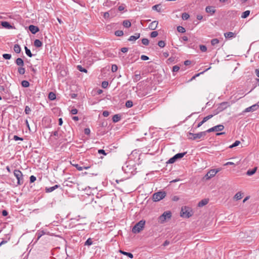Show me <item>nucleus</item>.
Returning <instances> with one entry per match:
<instances>
[{
	"instance_id": "nucleus-16",
	"label": "nucleus",
	"mask_w": 259,
	"mask_h": 259,
	"mask_svg": "<svg viewBox=\"0 0 259 259\" xmlns=\"http://www.w3.org/2000/svg\"><path fill=\"white\" fill-rule=\"evenodd\" d=\"M1 25L7 29H10L12 28L11 25L7 21H2L1 22Z\"/></svg>"
},
{
	"instance_id": "nucleus-54",
	"label": "nucleus",
	"mask_w": 259,
	"mask_h": 259,
	"mask_svg": "<svg viewBox=\"0 0 259 259\" xmlns=\"http://www.w3.org/2000/svg\"><path fill=\"white\" fill-rule=\"evenodd\" d=\"M13 139L15 141H18V140L23 141V138H20L17 135L14 136Z\"/></svg>"
},
{
	"instance_id": "nucleus-11",
	"label": "nucleus",
	"mask_w": 259,
	"mask_h": 259,
	"mask_svg": "<svg viewBox=\"0 0 259 259\" xmlns=\"http://www.w3.org/2000/svg\"><path fill=\"white\" fill-rule=\"evenodd\" d=\"M205 12L210 14V15H213L215 13L216 10L214 7L209 6L205 8Z\"/></svg>"
},
{
	"instance_id": "nucleus-25",
	"label": "nucleus",
	"mask_w": 259,
	"mask_h": 259,
	"mask_svg": "<svg viewBox=\"0 0 259 259\" xmlns=\"http://www.w3.org/2000/svg\"><path fill=\"white\" fill-rule=\"evenodd\" d=\"M14 51L16 53H20L21 51L20 46L18 44H15L14 46Z\"/></svg>"
},
{
	"instance_id": "nucleus-48",
	"label": "nucleus",
	"mask_w": 259,
	"mask_h": 259,
	"mask_svg": "<svg viewBox=\"0 0 259 259\" xmlns=\"http://www.w3.org/2000/svg\"><path fill=\"white\" fill-rule=\"evenodd\" d=\"M199 48H200V50L202 52H206L207 51V48L204 45H200Z\"/></svg>"
},
{
	"instance_id": "nucleus-45",
	"label": "nucleus",
	"mask_w": 259,
	"mask_h": 259,
	"mask_svg": "<svg viewBox=\"0 0 259 259\" xmlns=\"http://www.w3.org/2000/svg\"><path fill=\"white\" fill-rule=\"evenodd\" d=\"M31 112V109L28 106H26L25 108V113L26 114H29Z\"/></svg>"
},
{
	"instance_id": "nucleus-38",
	"label": "nucleus",
	"mask_w": 259,
	"mask_h": 259,
	"mask_svg": "<svg viewBox=\"0 0 259 259\" xmlns=\"http://www.w3.org/2000/svg\"><path fill=\"white\" fill-rule=\"evenodd\" d=\"M92 244H93V241L90 238H88L84 243V245L90 246Z\"/></svg>"
},
{
	"instance_id": "nucleus-41",
	"label": "nucleus",
	"mask_w": 259,
	"mask_h": 259,
	"mask_svg": "<svg viewBox=\"0 0 259 259\" xmlns=\"http://www.w3.org/2000/svg\"><path fill=\"white\" fill-rule=\"evenodd\" d=\"M133 102L131 100L127 101L125 103V106L127 108H131L133 106Z\"/></svg>"
},
{
	"instance_id": "nucleus-4",
	"label": "nucleus",
	"mask_w": 259,
	"mask_h": 259,
	"mask_svg": "<svg viewBox=\"0 0 259 259\" xmlns=\"http://www.w3.org/2000/svg\"><path fill=\"white\" fill-rule=\"evenodd\" d=\"M171 217V213L169 211H164L158 218L159 222L161 224L164 223L167 219H169Z\"/></svg>"
},
{
	"instance_id": "nucleus-28",
	"label": "nucleus",
	"mask_w": 259,
	"mask_h": 259,
	"mask_svg": "<svg viewBox=\"0 0 259 259\" xmlns=\"http://www.w3.org/2000/svg\"><path fill=\"white\" fill-rule=\"evenodd\" d=\"M224 35L226 38H230L234 37L235 33L233 32H229L225 33L224 34Z\"/></svg>"
},
{
	"instance_id": "nucleus-57",
	"label": "nucleus",
	"mask_w": 259,
	"mask_h": 259,
	"mask_svg": "<svg viewBox=\"0 0 259 259\" xmlns=\"http://www.w3.org/2000/svg\"><path fill=\"white\" fill-rule=\"evenodd\" d=\"M36 180V178L35 176H31L30 177V183H33L34 182H35Z\"/></svg>"
},
{
	"instance_id": "nucleus-50",
	"label": "nucleus",
	"mask_w": 259,
	"mask_h": 259,
	"mask_svg": "<svg viewBox=\"0 0 259 259\" xmlns=\"http://www.w3.org/2000/svg\"><path fill=\"white\" fill-rule=\"evenodd\" d=\"M54 190V188L53 187H49V188H46V192L47 193H50V192H53Z\"/></svg>"
},
{
	"instance_id": "nucleus-6",
	"label": "nucleus",
	"mask_w": 259,
	"mask_h": 259,
	"mask_svg": "<svg viewBox=\"0 0 259 259\" xmlns=\"http://www.w3.org/2000/svg\"><path fill=\"white\" fill-rule=\"evenodd\" d=\"M187 152L179 153L170 158L166 162L167 163H174L177 160L183 158L186 154Z\"/></svg>"
},
{
	"instance_id": "nucleus-2",
	"label": "nucleus",
	"mask_w": 259,
	"mask_h": 259,
	"mask_svg": "<svg viewBox=\"0 0 259 259\" xmlns=\"http://www.w3.org/2000/svg\"><path fill=\"white\" fill-rule=\"evenodd\" d=\"M145 225V221L142 220L137 223L132 228V232L133 233H139L142 231Z\"/></svg>"
},
{
	"instance_id": "nucleus-39",
	"label": "nucleus",
	"mask_w": 259,
	"mask_h": 259,
	"mask_svg": "<svg viewBox=\"0 0 259 259\" xmlns=\"http://www.w3.org/2000/svg\"><path fill=\"white\" fill-rule=\"evenodd\" d=\"M240 143L239 141H236L232 145L229 146L230 148H233L235 147L238 146Z\"/></svg>"
},
{
	"instance_id": "nucleus-61",
	"label": "nucleus",
	"mask_w": 259,
	"mask_h": 259,
	"mask_svg": "<svg viewBox=\"0 0 259 259\" xmlns=\"http://www.w3.org/2000/svg\"><path fill=\"white\" fill-rule=\"evenodd\" d=\"M109 115V112L108 111H104L103 112V115L104 117H107Z\"/></svg>"
},
{
	"instance_id": "nucleus-47",
	"label": "nucleus",
	"mask_w": 259,
	"mask_h": 259,
	"mask_svg": "<svg viewBox=\"0 0 259 259\" xmlns=\"http://www.w3.org/2000/svg\"><path fill=\"white\" fill-rule=\"evenodd\" d=\"M142 42L143 45L147 46L149 43V41L147 38H143L142 39Z\"/></svg>"
},
{
	"instance_id": "nucleus-8",
	"label": "nucleus",
	"mask_w": 259,
	"mask_h": 259,
	"mask_svg": "<svg viewBox=\"0 0 259 259\" xmlns=\"http://www.w3.org/2000/svg\"><path fill=\"white\" fill-rule=\"evenodd\" d=\"M224 128V126L223 124H219L209 128L208 130L205 131V132H206V134L207 133H210L212 132H220L223 131Z\"/></svg>"
},
{
	"instance_id": "nucleus-14",
	"label": "nucleus",
	"mask_w": 259,
	"mask_h": 259,
	"mask_svg": "<svg viewBox=\"0 0 259 259\" xmlns=\"http://www.w3.org/2000/svg\"><path fill=\"white\" fill-rule=\"evenodd\" d=\"M158 24L157 21H154L150 24L149 27L151 30H155L157 28Z\"/></svg>"
},
{
	"instance_id": "nucleus-27",
	"label": "nucleus",
	"mask_w": 259,
	"mask_h": 259,
	"mask_svg": "<svg viewBox=\"0 0 259 259\" xmlns=\"http://www.w3.org/2000/svg\"><path fill=\"white\" fill-rule=\"evenodd\" d=\"M122 24L125 28H129L131 26V22L128 20H124L123 21Z\"/></svg>"
},
{
	"instance_id": "nucleus-43",
	"label": "nucleus",
	"mask_w": 259,
	"mask_h": 259,
	"mask_svg": "<svg viewBox=\"0 0 259 259\" xmlns=\"http://www.w3.org/2000/svg\"><path fill=\"white\" fill-rule=\"evenodd\" d=\"M158 45L159 47L160 48H163L165 47V43L164 41L163 40H160L158 41Z\"/></svg>"
},
{
	"instance_id": "nucleus-10",
	"label": "nucleus",
	"mask_w": 259,
	"mask_h": 259,
	"mask_svg": "<svg viewBox=\"0 0 259 259\" xmlns=\"http://www.w3.org/2000/svg\"><path fill=\"white\" fill-rule=\"evenodd\" d=\"M259 108L258 103L255 104L250 107L246 108L243 111V113H246L249 112H253L256 111Z\"/></svg>"
},
{
	"instance_id": "nucleus-22",
	"label": "nucleus",
	"mask_w": 259,
	"mask_h": 259,
	"mask_svg": "<svg viewBox=\"0 0 259 259\" xmlns=\"http://www.w3.org/2000/svg\"><path fill=\"white\" fill-rule=\"evenodd\" d=\"M152 9L154 11H156L158 12H161V5L160 4H157L153 6L152 7Z\"/></svg>"
},
{
	"instance_id": "nucleus-30",
	"label": "nucleus",
	"mask_w": 259,
	"mask_h": 259,
	"mask_svg": "<svg viewBox=\"0 0 259 259\" xmlns=\"http://www.w3.org/2000/svg\"><path fill=\"white\" fill-rule=\"evenodd\" d=\"M24 49H25V50L26 54L28 57H31L33 56V55L32 54L30 50L26 46L25 47Z\"/></svg>"
},
{
	"instance_id": "nucleus-34",
	"label": "nucleus",
	"mask_w": 259,
	"mask_h": 259,
	"mask_svg": "<svg viewBox=\"0 0 259 259\" xmlns=\"http://www.w3.org/2000/svg\"><path fill=\"white\" fill-rule=\"evenodd\" d=\"M234 198L236 200H240L242 198V193L240 192H237L234 196Z\"/></svg>"
},
{
	"instance_id": "nucleus-5",
	"label": "nucleus",
	"mask_w": 259,
	"mask_h": 259,
	"mask_svg": "<svg viewBox=\"0 0 259 259\" xmlns=\"http://www.w3.org/2000/svg\"><path fill=\"white\" fill-rule=\"evenodd\" d=\"M13 173L17 179V184L19 185L22 184L23 183V179L22 172L18 169H15Z\"/></svg>"
},
{
	"instance_id": "nucleus-15",
	"label": "nucleus",
	"mask_w": 259,
	"mask_h": 259,
	"mask_svg": "<svg viewBox=\"0 0 259 259\" xmlns=\"http://www.w3.org/2000/svg\"><path fill=\"white\" fill-rule=\"evenodd\" d=\"M208 202V200L206 199H203L201 200L198 203V206L199 207H203V206L206 205Z\"/></svg>"
},
{
	"instance_id": "nucleus-19",
	"label": "nucleus",
	"mask_w": 259,
	"mask_h": 259,
	"mask_svg": "<svg viewBox=\"0 0 259 259\" xmlns=\"http://www.w3.org/2000/svg\"><path fill=\"white\" fill-rule=\"evenodd\" d=\"M140 79H141V75H140V72H139L138 71H136L135 74L133 77V79H134V81L137 82V81L140 80Z\"/></svg>"
},
{
	"instance_id": "nucleus-29",
	"label": "nucleus",
	"mask_w": 259,
	"mask_h": 259,
	"mask_svg": "<svg viewBox=\"0 0 259 259\" xmlns=\"http://www.w3.org/2000/svg\"><path fill=\"white\" fill-rule=\"evenodd\" d=\"M76 68L80 72H84V73H87V72H88V70L86 69L83 68L80 65H77L76 66Z\"/></svg>"
},
{
	"instance_id": "nucleus-33",
	"label": "nucleus",
	"mask_w": 259,
	"mask_h": 259,
	"mask_svg": "<svg viewBox=\"0 0 259 259\" xmlns=\"http://www.w3.org/2000/svg\"><path fill=\"white\" fill-rule=\"evenodd\" d=\"M75 166L76 167V168H77V170H80H80H82L84 169H88L90 167L89 166H87V167H85V166H83V167L80 166H79L78 164H76L75 165Z\"/></svg>"
},
{
	"instance_id": "nucleus-21",
	"label": "nucleus",
	"mask_w": 259,
	"mask_h": 259,
	"mask_svg": "<svg viewBox=\"0 0 259 259\" xmlns=\"http://www.w3.org/2000/svg\"><path fill=\"white\" fill-rule=\"evenodd\" d=\"M217 174V171H215V169H211L210 170L206 175V176H208V178L212 177L214 176Z\"/></svg>"
},
{
	"instance_id": "nucleus-13",
	"label": "nucleus",
	"mask_w": 259,
	"mask_h": 259,
	"mask_svg": "<svg viewBox=\"0 0 259 259\" xmlns=\"http://www.w3.org/2000/svg\"><path fill=\"white\" fill-rule=\"evenodd\" d=\"M121 119V115L120 114H116L113 116L112 121L114 123L118 122Z\"/></svg>"
},
{
	"instance_id": "nucleus-23",
	"label": "nucleus",
	"mask_w": 259,
	"mask_h": 259,
	"mask_svg": "<svg viewBox=\"0 0 259 259\" xmlns=\"http://www.w3.org/2000/svg\"><path fill=\"white\" fill-rule=\"evenodd\" d=\"M257 170V167H255L251 169H249L247 170V172H246V174L248 175V176H252L253 175V174H255V172H256Z\"/></svg>"
},
{
	"instance_id": "nucleus-35",
	"label": "nucleus",
	"mask_w": 259,
	"mask_h": 259,
	"mask_svg": "<svg viewBox=\"0 0 259 259\" xmlns=\"http://www.w3.org/2000/svg\"><path fill=\"white\" fill-rule=\"evenodd\" d=\"M29 82L27 80H23L21 82V85L22 87L26 88L29 86Z\"/></svg>"
},
{
	"instance_id": "nucleus-3",
	"label": "nucleus",
	"mask_w": 259,
	"mask_h": 259,
	"mask_svg": "<svg viewBox=\"0 0 259 259\" xmlns=\"http://www.w3.org/2000/svg\"><path fill=\"white\" fill-rule=\"evenodd\" d=\"M166 195V193L165 191H160L153 194L152 199L155 202L159 201L163 199Z\"/></svg>"
},
{
	"instance_id": "nucleus-36",
	"label": "nucleus",
	"mask_w": 259,
	"mask_h": 259,
	"mask_svg": "<svg viewBox=\"0 0 259 259\" xmlns=\"http://www.w3.org/2000/svg\"><path fill=\"white\" fill-rule=\"evenodd\" d=\"M114 34L117 36H121L123 35V32L122 30H117L115 31Z\"/></svg>"
},
{
	"instance_id": "nucleus-12",
	"label": "nucleus",
	"mask_w": 259,
	"mask_h": 259,
	"mask_svg": "<svg viewBox=\"0 0 259 259\" xmlns=\"http://www.w3.org/2000/svg\"><path fill=\"white\" fill-rule=\"evenodd\" d=\"M29 31L32 33V34H35L38 31H39V28L37 26H34L33 25H30L28 27Z\"/></svg>"
},
{
	"instance_id": "nucleus-20",
	"label": "nucleus",
	"mask_w": 259,
	"mask_h": 259,
	"mask_svg": "<svg viewBox=\"0 0 259 259\" xmlns=\"http://www.w3.org/2000/svg\"><path fill=\"white\" fill-rule=\"evenodd\" d=\"M119 252H120L121 254H122L124 255L127 256L128 257H129L131 258H133L134 257V255L132 253L127 252L121 250H119Z\"/></svg>"
},
{
	"instance_id": "nucleus-17",
	"label": "nucleus",
	"mask_w": 259,
	"mask_h": 259,
	"mask_svg": "<svg viewBox=\"0 0 259 259\" xmlns=\"http://www.w3.org/2000/svg\"><path fill=\"white\" fill-rule=\"evenodd\" d=\"M102 93V90L99 89H95L92 92V96L99 95Z\"/></svg>"
},
{
	"instance_id": "nucleus-1",
	"label": "nucleus",
	"mask_w": 259,
	"mask_h": 259,
	"mask_svg": "<svg viewBox=\"0 0 259 259\" xmlns=\"http://www.w3.org/2000/svg\"><path fill=\"white\" fill-rule=\"evenodd\" d=\"M206 135V132H205V131L199 132L196 134L188 133L187 134L188 139L191 140H195L197 139L203 140L205 138Z\"/></svg>"
},
{
	"instance_id": "nucleus-7",
	"label": "nucleus",
	"mask_w": 259,
	"mask_h": 259,
	"mask_svg": "<svg viewBox=\"0 0 259 259\" xmlns=\"http://www.w3.org/2000/svg\"><path fill=\"white\" fill-rule=\"evenodd\" d=\"M193 214L192 211L189 210V208L185 207H182L181 212V216L186 218H189Z\"/></svg>"
},
{
	"instance_id": "nucleus-58",
	"label": "nucleus",
	"mask_w": 259,
	"mask_h": 259,
	"mask_svg": "<svg viewBox=\"0 0 259 259\" xmlns=\"http://www.w3.org/2000/svg\"><path fill=\"white\" fill-rule=\"evenodd\" d=\"M141 59L143 61H146L149 60V58L148 56L143 55L141 56Z\"/></svg>"
},
{
	"instance_id": "nucleus-31",
	"label": "nucleus",
	"mask_w": 259,
	"mask_h": 259,
	"mask_svg": "<svg viewBox=\"0 0 259 259\" xmlns=\"http://www.w3.org/2000/svg\"><path fill=\"white\" fill-rule=\"evenodd\" d=\"M250 14V11L247 10L244 12L241 15V17L242 18H247Z\"/></svg>"
},
{
	"instance_id": "nucleus-62",
	"label": "nucleus",
	"mask_w": 259,
	"mask_h": 259,
	"mask_svg": "<svg viewBox=\"0 0 259 259\" xmlns=\"http://www.w3.org/2000/svg\"><path fill=\"white\" fill-rule=\"evenodd\" d=\"M128 48H125V47H124V48H122L121 49V51L122 52V53H126L128 51Z\"/></svg>"
},
{
	"instance_id": "nucleus-59",
	"label": "nucleus",
	"mask_w": 259,
	"mask_h": 259,
	"mask_svg": "<svg viewBox=\"0 0 259 259\" xmlns=\"http://www.w3.org/2000/svg\"><path fill=\"white\" fill-rule=\"evenodd\" d=\"M98 153L102 154H103L104 155H107V153L105 152V150H104L103 149H99L98 150Z\"/></svg>"
},
{
	"instance_id": "nucleus-24",
	"label": "nucleus",
	"mask_w": 259,
	"mask_h": 259,
	"mask_svg": "<svg viewBox=\"0 0 259 259\" xmlns=\"http://www.w3.org/2000/svg\"><path fill=\"white\" fill-rule=\"evenodd\" d=\"M42 45V42L39 39H35L34 41V46L36 48L41 47Z\"/></svg>"
},
{
	"instance_id": "nucleus-9",
	"label": "nucleus",
	"mask_w": 259,
	"mask_h": 259,
	"mask_svg": "<svg viewBox=\"0 0 259 259\" xmlns=\"http://www.w3.org/2000/svg\"><path fill=\"white\" fill-rule=\"evenodd\" d=\"M232 104V102H223L220 103L217 108L218 112L222 111L223 110L226 109L228 107L231 106Z\"/></svg>"
},
{
	"instance_id": "nucleus-26",
	"label": "nucleus",
	"mask_w": 259,
	"mask_h": 259,
	"mask_svg": "<svg viewBox=\"0 0 259 259\" xmlns=\"http://www.w3.org/2000/svg\"><path fill=\"white\" fill-rule=\"evenodd\" d=\"M45 232L44 230L38 231L36 234L37 236L36 240H38L39 238L44 235L45 234Z\"/></svg>"
},
{
	"instance_id": "nucleus-44",
	"label": "nucleus",
	"mask_w": 259,
	"mask_h": 259,
	"mask_svg": "<svg viewBox=\"0 0 259 259\" xmlns=\"http://www.w3.org/2000/svg\"><path fill=\"white\" fill-rule=\"evenodd\" d=\"M3 57L6 60H9L11 58V55L9 54H4L3 55Z\"/></svg>"
},
{
	"instance_id": "nucleus-64",
	"label": "nucleus",
	"mask_w": 259,
	"mask_h": 259,
	"mask_svg": "<svg viewBox=\"0 0 259 259\" xmlns=\"http://www.w3.org/2000/svg\"><path fill=\"white\" fill-rule=\"evenodd\" d=\"M48 97H56V94L53 92L49 93Z\"/></svg>"
},
{
	"instance_id": "nucleus-49",
	"label": "nucleus",
	"mask_w": 259,
	"mask_h": 259,
	"mask_svg": "<svg viewBox=\"0 0 259 259\" xmlns=\"http://www.w3.org/2000/svg\"><path fill=\"white\" fill-rule=\"evenodd\" d=\"M158 35V32L156 31H152L150 34V36L152 38L156 37Z\"/></svg>"
},
{
	"instance_id": "nucleus-52",
	"label": "nucleus",
	"mask_w": 259,
	"mask_h": 259,
	"mask_svg": "<svg viewBox=\"0 0 259 259\" xmlns=\"http://www.w3.org/2000/svg\"><path fill=\"white\" fill-rule=\"evenodd\" d=\"M70 112L72 114L74 115L77 113L78 110L75 108H72L70 111Z\"/></svg>"
},
{
	"instance_id": "nucleus-63",
	"label": "nucleus",
	"mask_w": 259,
	"mask_h": 259,
	"mask_svg": "<svg viewBox=\"0 0 259 259\" xmlns=\"http://www.w3.org/2000/svg\"><path fill=\"white\" fill-rule=\"evenodd\" d=\"M58 135L59 134H58V131H56L52 132V133L51 134V136H54L58 137Z\"/></svg>"
},
{
	"instance_id": "nucleus-53",
	"label": "nucleus",
	"mask_w": 259,
	"mask_h": 259,
	"mask_svg": "<svg viewBox=\"0 0 259 259\" xmlns=\"http://www.w3.org/2000/svg\"><path fill=\"white\" fill-rule=\"evenodd\" d=\"M118 67L116 65H112L111 67V70L112 72H114L117 70Z\"/></svg>"
},
{
	"instance_id": "nucleus-42",
	"label": "nucleus",
	"mask_w": 259,
	"mask_h": 259,
	"mask_svg": "<svg viewBox=\"0 0 259 259\" xmlns=\"http://www.w3.org/2000/svg\"><path fill=\"white\" fill-rule=\"evenodd\" d=\"M219 42V40L217 38H213L211 40L212 46H215Z\"/></svg>"
},
{
	"instance_id": "nucleus-37",
	"label": "nucleus",
	"mask_w": 259,
	"mask_h": 259,
	"mask_svg": "<svg viewBox=\"0 0 259 259\" xmlns=\"http://www.w3.org/2000/svg\"><path fill=\"white\" fill-rule=\"evenodd\" d=\"M177 30L181 33H184L186 31L185 29L183 26H181L177 27Z\"/></svg>"
},
{
	"instance_id": "nucleus-40",
	"label": "nucleus",
	"mask_w": 259,
	"mask_h": 259,
	"mask_svg": "<svg viewBox=\"0 0 259 259\" xmlns=\"http://www.w3.org/2000/svg\"><path fill=\"white\" fill-rule=\"evenodd\" d=\"M189 15L187 13H184L182 14V18L183 20H187L189 18Z\"/></svg>"
},
{
	"instance_id": "nucleus-46",
	"label": "nucleus",
	"mask_w": 259,
	"mask_h": 259,
	"mask_svg": "<svg viewBox=\"0 0 259 259\" xmlns=\"http://www.w3.org/2000/svg\"><path fill=\"white\" fill-rule=\"evenodd\" d=\"M213 115H207V116L204 117L202 120L204 122H205L208 120H209L210 118H211L213 117Z\"/></svg>"
},
{
	"instance_id": "nucleus-51",
	"label": "nucleus",
	"mask_w": 259,
	"mask_h": 259,
	"mask_svg": "<svg viewBox=\"0 0 259 259\" xmlns=\"http://www.w3.org/2000/svg\"><path fill=\"white\" fill-rule=\"evenodd\" d=\"M108 81H104L102 82V88L105 89L106 88H107V87L108 86Z\"/></svg>"
},
{
	"instance_id": "nucleus-55",
	"label": "nucleus",
	"mask_w": 259,
	"mask_h": 259,
	"mask_svg": "<svg viewBox=\"0 0 259 259\" xmlns=\"http://www.w3.org/2000/svg\"><path fill=\"white\" fill-rule=\"evenodd\" d=\"M180 69V67L178 65H175L174 66H173L172 67V71L173 72H177Z\"/></svg>"
},
{
	"instance_id": "nucleus-56",
	"label": "nucleus",
	"mask_w": 259,
	"mask_h": 259,
	"mask_svg": "<svg viewBox=\"0 0 259 259\" xmlns=\"http://www.w3.org/2000/svg\"><path fill=\"white\" fill-rule=\"evenodd\" d=\"M84 134H85L87 135H89L91 133L90 129L89 128H85L84 130Z\"/></svg>"
},
{
	"instance_id": "nucleus-18",
	"label": "nucleus",
	"mask_w": 259,
	"mask_h": 259,
	"mask_svg": "<svg viewBox=\"0 0 259 259\" xmlns=\"http://www.w3.org/2000/svg\"><path fill=\"white\" fill-rule=\"evenodd\" d=\"M15 63L18 66L20 67L23 66L24 65L23 60L20 58H17L15 61Z\"/></svg>"
},
{
	"instance_id": "nucleus-32",
	"label": "nucleus",
	"mask_w": 259,
	"mask_h": 259,
	"mask_svg": "<svg viewBox=\"0 0 259 259\" xmlns=\"http://www.w3.org/2000/svg\"><path fill=\"white\" fill-rule=\"evenodd\" d=\"M18 72L20 74L23 75L25 72V69L24 68L22 67V66H21L18 68Z\"/></svg>"
},
{
	"instance_id": "nucleus-60",
	"label": "nucleus",
	"mask_w": 259,
	"mask_h": 259,
	"mask_svg": "<svg viewBox=\"0 0 259 259\" xmlns=\"http://www.w3.org/2000/svg\"><path fill=\"white\" fill-rule=\"evenodd\" d=\"M136 40H137V39L134 35L131 36L128 39V41H135Z\"/></svg>"
}]
</instances>
